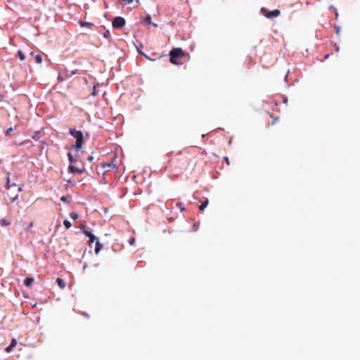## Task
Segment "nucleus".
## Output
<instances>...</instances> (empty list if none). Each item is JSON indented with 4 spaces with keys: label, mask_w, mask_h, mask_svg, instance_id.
<instances>
[{
    "label": "nucleus",
    "mask_w": 360,
    "mask_h": 360,
    "mask_svg": "<svg viewBox=\"0 0 360 360\" xmlns=\"http://www.w3.org/2000/svg\"><path fill=\"white\" fill-rule=\"evenodd\" d=\"M64 77H62L61 74H59L58 75V79L60 80V81H63L64 80Z\"/></svg>",
    "instance_id": "obj_31"
},
{
    "label": "nucleus",
    "mask_w": 360,
    "mask_h": 360,
    "mask_svg": "<svg viewBox=\"0 0 360 360\" xmlns=\"http://www.w3.org/2000/svg\"><path fill=\"white\" fill-rule=\"evenodd\" d=\"M184 56H185V52L181 48H174L169 52V61L174 65L181 64L179 60Z\"/></svg>",
    "instance_id": "obj_2"
},
{
    "label": "nucleus",
    "mask_w": 360,
    "mask_h": 360,
    "mask_svg": "<svg viewBox=\"0 0 360 360\" xmlns=\"http://www.w3.org/2000/svg\"><path fill=\"white\" fill-rule=\"evenodd\" d=\"M176 206L181 210V211H184L185 207H184L183 204L181 202H178L176 204Z\"/></svg>",
    "instance_id": "obj_22"
},
{
    "label": "nucleus",
    "mask_w": 360,
    "mask_h": 360,
    "mask_svg": "<svg viewBox=\"0 0 360 360\" xmlns=\"http://www.w3.org/2000/svg\"><path fill=\"white\" fill-rule=\"evenodd\" d=\"M35 62L38 64H40L42 61L41 56L39 54H37L34 56Z\"/></svg>",
    "instance_id": "obj_16"
},
{
    "label": "nucleus",
    "mask_w": 360,
    "mask_h": 360,
    "mask_svg": "<svg viewBox=\"0 0 360 360\" xmlns=\"http://www.w3.org/2000/svg\"><path fill=\"white\" fill-rule=\"evenodd\" d=\"M33 226V222H31L29 225V227H32Z\"/></svg>",
    "instance_id": "obj_37"
},
{
    "label": "nucleus",
    "mask_w": 360,
    "mask_h": 360,
    "mask_svg": "<svg viewBox=\"0 0 360 360\" xmlns=\"http://www.w3.org/2000/svg\"><path fill=\"white\" fill-rule=\"evenodd\" d=\"M261 12L263 15H264L267 18H276L280 15L281 11L278 9H275L274 11H269L267 8L263 7L261 8Z\"/></svg>",
    "instance_id": "obj_4"
},
{
    "label": "nucleus",
    "mask_w": 360,
    "mask_h": 360,
    "mask_svg": "<svg viewBox=\"0 0 360 360\" xmlns=\"http://www.w3.org/2000/svg\"><path fill=\"white\" fill-rule=\"evenodd\" d=\"M208 203H209V201L207 199L205 201L202 202L201 203V205L199 206L200 210L203 211L205 209V207L207 206Z\"/></svg>",
    "instance_id": "obj_13"
},
{
    "label": "nucleus",
    "mask_w": 360,
    "mask_h": 360,
    "mask_svg": "<svg viewBox=\"0 0 360 360\" xmlns=\"http://www.w3.org/2000/svg\"><path fill=\"white\" fill-rule=\"evenodd\" d=\"M145 22L148 25L152 24L154 27H158V25L156 23H152L151 22V17L149 14H148L145 18Z\"/></svg>",
    "instance_id": "obj_9"
},
{
    "label": "nucleus",
    "mask_w": 360,
    "mask_h": 360,
    "mask_svg": "<svg viewBox=\"0 0 360 360\" xmlns=\"http://www.w3.org/2000/svg\"><path fill=\"white\" fill-rule=\"evenodd\" d=\"M13 187L14 188H17V185L15 184H10V179L8 178V181H7V185H6V188L8 191H10L11 189V188Z\"/></svg>",
    "instance_id": "obj_15"
},
{
    "label": "nucleus",
    "mask_w": 360,
    "mask_h": 360,
    "mask_svg": "<svg viewBox=\"0 0 360 360\" xmlns=\"http://www.w3.org/2000/svg\"><path fill=\"white\" fill-rule=\"evenodd\" d=\"M0 223H1V226H8L11 224L10 221H7L5 219H1Z\"/></svg>",
    "instance_id": "obj_18"
},
{
    "label": "nucleus",
    "mask_w": 360,
    "mask_h": 360,
    "mask_svg": "<svg viewBox=\"0 0 360 360\" xmlns=\"http://www.w3.org/2000/svg\"><path fill=\"white\" fill-rule=\"evenodd\" d=\"M169 167L178 172L186 171L193 167L191 155L186 151L176 154L169 162Z\"/></svg>",
    "instance_id": "obj_1"
},
{
    "label": "nucleus",
    "mask_w": 360,
    "mask_h": 360,
    "mask_svg": "<svg viewBox=\"0 0 360 360\" xmlns=\"http://www.w3.org/2000/svg\"><path fill=\"white\" fill-rule=\"evenodd\" d=\"M92 160H93V157H92V156H89V157L88 158V160H89V161H90V162H91Z\"/></svg>",
    "instance_id": "obj_34"
},
{
    "label": "nucleus",
    "mask_w": 360,
    "mask_h": 360,
    "mask_svg": "<svg viewBox=\"0 0 360 360\" xmlns=\"http://www.w3.org/2000/svg\"><path fill=\"white\" fill-rule=\"evenodd\" d=\"M224 161H226V164H227L228 165H230L229 159L227 157H224Z\"/></svg>",
    "instance_id": "obj_28"
},
{
    "label": "nucleus",
    "mask_w": 360,
    "mask_h": 360,
    "mask_svg": "<svg viewBox=\"0 0 360 360\" xmlns=\"http://www.w3.org/2000/svg\"><path fill=\"white\" fill-rule=\"evenodd\" d=\"M63 224L67 229H70L72 226L71 223L68 220H65L63 221Z\"/></svg>",
    "instance_id": "obj_20"
},
{
    "label": "nucleus",
    "mask_w": 360,
    "mask_h": 360,
    "mask_svg": "<svg viewBox=\"0 0 360 360\" xmlns=\"http://www.w3.org/2000/svg\"><path fill=\"white\" fill-rule=\"evenodd\" d=\"M81 26H84L86 25H87L88 23L87 22H81Z\"/></svg>",
    "instance_id": "obj_35"
},
{
    "label": "nucleus",
    "mask_w": 360,
    "mask_h": 360,
    "mask_svg": "<svg viewBox=\"0 0 360 360\" xmlns=\"http://www.w3.org/2000/svg\"><path fill=\"white\" fill-rule=\"evenodd\" d=\"M102 248L103 245L100 242L97 241L96 243L95 253L98 254Z\"/></svg>",
    "instance_id": "obj_12"
},
{
    "label": "nucleus",
    "mask_w": 360,
    "mask_h": 360,
    "mask_svg": "<svg viewBox=\"0 0 360 360\" xmlns=\"http://www.w3.org/2000/svg\"><path fill=\"white\" fill-rule=\"evenodd\" d=\"M21 191V188L20 187H18L17 188V193H8L10 199L11 200L12 202H13L14 200H15L18 196V193L20 192Z\"/></svg>",
    "instance_id": "obj_7"
},
{
    "label": "nucleus",
    "mask_w": 360,
    "mask_h": 360,
    "mask_svg": "<svg viewBox=\"0 0 360 360\" xmlns=\"http://www.w3.org/2000/svg\"><path fill=\"white\" fill-rule=\"evenodd\" d=\"M60 200H61V201H63V202H67V201H68V197H66V196H62V197L60 198Z\"/></svg>",
    "instance_id": "obj_26"
},
{
    "label": "nucleus",
    "mask_w": 360,
    "mask_h": 360,
    "mask_svg": "<svg viewBox=\"0 0 360 360\" xmlns=\"http://www.w3.org/2000/svg\"><path fill=\"white\" fill-rule=\"evenodd\" d=\"M12 349H13V347H11V345H9L8 347H7L6 348V352H9L12 350Z\"/></svg>",
    "instance_id": "obj_29"
},
{
    "label": "nucleus",
    "mask_w": 360,
    "mask_h": 360,
    "mask_svg": "<svg viewBox=\"0 0 360 360\" xmlns=\"http://www.w3.org/2000/svg\"><path fill=\"white\" fill-rule=\"evenodd\" d=\"M91 94H92V96H95L96 95L95 88H94V91H93Z\"/></svg>",
    "instance_id": "obj_36"
},
{
    "label": "nucleus",
    "mask_w": 360,
    "mask_h": 360,
    "mask_svg": "<svg viewBox=\"0 0 360 360\" xmlns=\"http://www.w3.org/2000/svg\"><path fill=\"white\" fill-rule=\"evenodd\" d=\"M338 12H335L336 18H338Z\"/></svg>",
    "instance_id": "obj_38"
},
{
    "label": "nucleus",
    "mask_w": 360,
    "mask_h": 360,
    "mask_svg": "<svg viewBox=\"0 0 360 360\" xmlns=\"http://www.w3.org/2000/svg\"><path fill=\"white\" fill-rule=\"evenodd\" d=\"M70 217L73 219V220H76L78 217H79V215L76 212H71L70 214Z\"/></svg>",
    "instance_id": "obj_19"
},
{
    "label": "nucleus",
    "mask_w": 360,
    "mask_h": 360,
    "mask_svg": "<svg viewBox=\"0 0 360 360\" xmlns=\"http://www.w3.org/2000/svg\"><path fill=\"white\" fill-rule=\"evenodd\" d=\"M33 282H34V278H31V277H28L25 279L24 284L25 286L29 287L32 284Z\"/></svg>",
    "instance_id": "obj_8"
},
{
    "label": "nucleus",
    "mask_w": 360,
    "mask_h": 360,
    "mask_svg": "<svg viewBox=\"0 0 360 360\" xmlns=\"http://www.w3.org/2000/svg\"><path fill=\"white\" fill-rule=\"evenodd\" d=\"M126 21L122 17H116L112 20V27L116 29H121L125 25Z\"/></svg>",
    "instance_id": "obj_5"
},
{
    "label": "nucleus",
    "mask_w": 360,
    "mask_h": 360,
    "mask_svg": "<svg viewBox=\"0 0 360 360\" xmlns=\"http://www.w3.org/2000/svg\"><path fill=\"white\" fill-rule=\"evenodd\" d=\"M56 283H58V286L60 287V288L61 289H63L65 287V283L64 282V281L60 278H58L56 279Z\"/></svg>",
    "instance_id": "obj_10"
},
{
    "label": "nucleus",
    "mask_w": 360,
    "mask_h": 360,
    "mask_svg": "<svg viewBox=\"0 0 360 360\" xmlns=\"http://www.w3.org/2000/svg\"><path fill=\"white\" fill-rule=\"evenodd\" d=\"M123 1H125L127 4H130L133 1V0H122Z\"/></svg>",
    "instance_id": "obj_32"
},
{
    "label": "nucleus",
    "mask_w": 360,
    "mask_h": 360,
    "mask_svg": "<svg viewBox=\"0 0 360 360\" xmlns=\"http://www.w3.org/2000/svg\"><path fill=\"white\" fill-rule=\"evenodd\" d=\"M18 55L20 60H24L25 59V56L21 50H18Z\"/></svg>",
    "instance_id": "obj_17"
},
{
    "label": "nucleus",
    "mask_w": 360,
    "mask_h": 360,
    "mask_svg": "<svg viewBox=\"0 0 360 360\" xmlns=\"http://www.w3.org/2000/svg\"><path fill=\"white\" fill-rule=\"evenodd\" d=\"M68 160H69L70 162L72 163L74 162V158H73L72 155L70 153H68Z\"/></svg>",
    "instance_id": "obj_21"
},
{
    "label": "nucleus",
    "mask_w": 360,
    "mask_h": 360,
    "mask_svg": "<svg viewBox=\"0 0 360 360\" xmlns=\"http://www.w3.org/2000/svg\"><path fill=\"white\" fill-rule=\"evenodd\" d=\"M68 169H69V172L71 173H75V172L82 173V170L77 169L73 165H70L68 167Z\"/></svg>",
    "instance_id": "obj_11"
},
{
    "label": "nucleus",
    "mask_w": 360,
    "mask_h": 360,
    "mask_svg": "<svg viewBox=\"0 0 360 360\" xmlns=\"http://www.w3.org/2000/svg\"><path fill=\"white\" fill-rule=\"evenodd\" d=\"M83 233L89 238V243H93L95 240V236L93 233H91L90 231L86 230V229H84L83 230Z\"/></svg>",
    "instance_id": "obj_6"
},
{
    "label": "nucleus",
    "mask_w": 360,
    "mask_h": 360,
    "mask_svg": "<svg viewBox=\"0 0 360 360\" xmlns=\"http://www.w3.org/2000/svg\"><path fill=\"white\" fill-rule=\"evenodd\" d=\"M16 345H17V341H16V340H15V339H12L11 342V345H11V347H13H13H15L16 346Z\"/></svg>",
    "instance_id": "obj_23"
},
{
    "label": "nucleus",
    "mask_w": 360,
    "mask_h": 360,
    "mask_svg": "<svg viewBox=\"0 0 360 360\" xmlns=\"http://www.w3.org/2000/svg\"><path fill=\"white\" fill-rule=\"evenodd\" d=\"M328 58V55H326V56H325V58Z\"/></svg>",
    "instance_id": "obj_40"
},
{
    "label": "nucleus",
    "mask_w": 360,
    "mask_h": 360,
    "mask_svg": "<svg viewBox=\"0 0 360 360\" xmlns=\"http://www.w3.org/2000/svg\"><path fill=\"white\" fill-rule=\"evenodd\" d=\"M13 187L14 188H17V185L15 184H10V179L8 178V181H7V185H6V188L8 191H10L11 189V188Z\"/></svg>",
    "instance_id": "obj_14"
},
{
    "label": "nucleus",
    "mask_w": 360,
    "mask_h": 360,
    "mask_svg": "<svg viewBox=\"0 0 360 360\" xmlns=\"http://www.w3.org/2000/svg\"><path fill=\"white\" fill-rule=\"evenodd\" d=\"M30 56H31L32 57H34V54H33V53H30Z\"/></svg>",
    "instance_id": "obj_39"
},
{
    "label": "nucleus",
    "mask_w": 360,
    "mask_h": 360,
    "mask_svg": "<svg viewBox=\"0 0 360 360\" xmlns=\"http://www.w3.org/2000/svg\"><path fill=\"white\" fill-rule=\"evenodd\" d=\"M70 134L76 139L75 148L79 150L82 147L84 136L81 131H77L74 129H70Z\"/></svg>",
    "instance_id": "obj_3"
},
{
    "label": "nucleus",
    "mask_w": 360,
    "mask_h": 360,
    "mask_svg": "<svg viewBox=\"0 0 360 360\" xmlns=\"http://www.w3.org/2000/svg\"><path fill=\"white\" fill-rule=\"evenodd\" d=\"M75 74H76V72L75 71H71L70 72H67L66 75H65V77H71V76H72Z\"/></svg>",
    "instance_id": "obj_25"
},
{
    "label": "nucleus",
    "mask_w": 360,
    "mask_h": 360,
    "mask_svg": "<svg viewBox=\"0 0 360 360\" xmlns=\"http://www.w3.org/2000/svg\"><path fill=\"white\" fill-rule=\"evenodd\" d=\"M79 227H80V229H81L82 231H83L84 229H85V225H84V224H81Z\"/></svg>",
    "instance_id": "obj_33"
},
{
    "label": "nucleus",
    "mask_w": 360,
    "mask_h": 360,
    "mask_svg": "<svg viewBox=\"0 0 360 360\" xmlns=\"http://www.w3.org/2000/svg\"><path fill=\"white\" fill-rule=\"evenodd\" d=\"M13 131V128L12 127H10L8 128L6 131V136H8L11 134V131Z\"/></svg>",
    "instance_id": "obj_24"
},
{
    "label": "nucleus",
    "mask_w": 360,
    "mask_h": 360,
    "mask_svg": "<svg viewBox=\"0 0 360 360\" xmlns=\"http://www.w3.org/2000/svg\"><path fill=\"white\" fill-rule=\"evenodd\" d=\"M129 244H130V245H134V242H135V238H130V240H129Z\"/></svg>",
    "instance_id": "obj_27"
},
{
    "label": "nucleus",
    "mask_w": 360,
    "mask_h": 360,
    "mask_svg": "<svg viewBox=\"0 0 360 360\" xmlns=\"http://www.w3.org/2000/svg\"><path fill=\"white\" fill-rule=\"evenodd\" d=\"M335 32L336 34H339L340 33V29L339 27H335Z\"/></svg>",
    "instance_id": "obj_30"
}]
</instances>
